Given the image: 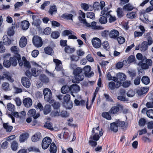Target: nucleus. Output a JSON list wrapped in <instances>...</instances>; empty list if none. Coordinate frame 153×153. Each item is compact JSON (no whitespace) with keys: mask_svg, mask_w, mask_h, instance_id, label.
<instances>
[{"mask_svg":"<svg viewBox=\"0 0 153 153\" xmlns=\"http://www.w3.org/2000/svg\"><path fill=\"white\" fill-rule=\"evenodd\" d=\"M82 69L80 67H77L74 70L73 74L74 76V78L72 79L73 83H79L82 80L84 77V73L82 72Z\"/></svg>","mask_w":153,"mask_h":153,"instance_id":"f257e3e1","label":"nucleus"},{"mask_svg":"<svg viewBox=\"0 0 153 153\" xmlns=\"http://www.w3.org/2000/svg\"><path fill=\"white\" fill-rule=\"evenodd\" d=\"M145 60L146 63L140 61L138 63V65L140 66L142 69L146 70L149 69V66L152 65V61L151 59H147L146 58Z\"/></svg>","mask_w":153,"mask_h":153,"instance_id":"f03ea898","label":"nucleus"},{"mask_svg":"<svg viewBox=\"0 0 153 153\" xmlns=\"http://www.w3.org/2000/svg\"><path fill=\"white\" fill-rule=\"evenodd\" d=\"M32 42L34 45L37 48L40 47L43 45V42L41 38L37 36H33L32 39Z\"/></svg>","mask_w":153,"mask_h":153,"instance_id":"7ed1b4c3","label":"nucleus"},{"mask_svg":"<svg viewBox=\"0 0 153 153\" xmlns=\"http://www.w3.org/2000/svg\"><path fill=\"white\" fill-rule=\"evenodd\" d=\"M76 33L74 31L71 30H64L62 34L63 36H68V39H77V37L75 36Z\"/></svg>","mask_w":153,"mask_h":153,"instance_id":"20e7f679","label":"nucleus"},{"mask_svg":"<svg viewBox=\"0 0 153 153\" xmlns=\"http://www.w3.org/2000/svg\"><path fill=\"white\" fill-rule=\"evenodd\" d=\"M45 100L49 102L51 99L52 97V94L51 91L49 88H45L43 91Z\"/></svg>","mask_w":153,"mask_h":153,"instance_id":"39448f33","label":"nucleus"},{"mask_svg":"<svg viewBox=\"0 0 153 153\" xmlns=\"http://www.w3.org/2000/svg\"><path fill=\"white\" fill-rule=\"evenodd\" d=\"M52 140L49 137H46L44 138L42 140V146L43 149H45L49 146L51 143Z\"/></svg>","mask_w":153,"mask_h":153,"instance_id":"423d86ee","label":"nucleus"},{"mask_svg":"<svg viewBox=\"0 0 153 153\" xmlns=\"http://www.w3.org/2000/svg\"><path fill=\"white\" fill-rule=\"evenodd\" d=\"M70 93L73 97L75 96L74 95L73 93H77L80 90V87L76 84H73L70 86Z\"/></svg>","mask_w":153,"mask_h":153,"instance_id":"0eeeda50","label":"nucleus"},{"mask_svg":"<svg viewBox=\"0 0 153 153\" xmlns=\"http://www.w3.org/2000/svg\"><path fill=\"white\" fill-rule=\"evenodd\" d=\"M121 82L111 81L108 83L109 89L111 90H114L115 89L118 88L121 85Z\"/></svg>","mask_w":153,"mask_h":153,"instance_id":"6e6552de","label":"nucleus"},{"mask_svg":"<svg viewBox=\"0 0 153 153\" xmlns=\"http://www.w3.org/2000/svg\"><path fill=\"white\" fill-rule=\"evenodd\" d=\"M84 71V74L85 76L88 77H91L94 75V73L93 72L90 73L91 70V68L89 65L85 66L83 69Z\"/></svg>","mask_w":153,"mask_h":153,"instance_id":"1a4fd4ad","label":"nucleus"},{"mask_svg":"<svg viewBox=\"0 0 153 153\" xmlns=\"http://www.w3.org/2000/svg\"><path fill=\"white\" fill-rule=\"evenodd\" d=\"M116 106H113L110 111L111 114H115L117 113L119 111L120 109H123V106L120 103H117Z\"/></svg>","mask_w":153,"mask_h":153,"instance_id":"9d476101","label":"nucleus"},{"mask_svg":"<svg viewBox=\"0 0 153 153\" xmlns=\"http://www.w3.org/2000/svg\"><path fill=\"white\" fill-rule=\"evenodd\" d=\"M91 42L93 46L96 48H100L101 45V41L98 38H93Z\"/></svg>","mask_w":153,"mask_h":153,"instance_id":"9b49d317","label":"nucleus"},{"mask_svg":"<svg viewBox=\"0 0 153 153\" xmlns=\"http://www.w3.org/2000/svg\"><path fill=\"white\" fill-rule=\"evenodd\" d=\"M36 111L35 109H32L28 111L27 114L30 117H33L34 119H36L40 116L39 113H36Z\"/></svg>","mask_w":153,"mask_h":153,"instance_id":"f8f14e48","label":"nucleus"},{"mask_svg":"<svg viewBox=\"0 0 153 153\" xmlns=\"http://www.w3.org/2000/svg\"><path fill=\"white\" fill-rule=\"evenodd\" d=\"M22 102L24 106L27 108L30 107L32 104V100L29 97H27L24 99Z\"/></svg>","mask_w":153,"mask_h":153,"instance_id":"ddd939ff","label":"nucleus"},{"mask_svg":"<svg viewBox=\"0 0 153 153\" xmlns=\"http://www.w3.org/2000/svg\"><path fill=\"white\" fill-rule=\"evenodd\" d=\"M117 82H121L125 81L126 79V76L125 74L123 73H119L116 75Z\"/></svg>","mask_w":153,"mask_h":153,"instance_id":"4468645a","label":"nucleus"},{"mask_svg":"<svg viewBox=\"0 0 153 153\" xmlns=\"http://www.w3.org/2000/svg\"><path fill=\"white\" fill-rule=\"evenodd\" d=\"M119 35V33L118 31L116 30H112L109 32V36L111 38L115 39Z\"/></svg>","mask_w":153,"mask_h":153,"instance_id":"2eb2a0df","label":"nucleus"},{"mask_svg":"<svg viewBox=\"0 0 153 153\" xmlns=\"http://www.w3.org/2000/svg\"><path fill=\"white\" fill-rule=\"evenodd\" d=\"M21 82L23 85L26 88H29L30 86V83L29 79L26 77H23L21 79Z\"/></svg>","mask_w":153,"mask_h":153,"instance_id":"dca6fc26","label":"nucleus"},{"mask_svg":"<svg viewBox=\"0 0 153 153\" xmlns=\"http://www.w3.org/2000/svg\"><path fill=\"white\" fill-rule=\"evenodd\" d=\"M53 61L56 63L55 69L56 70L59 71L62 69V64L61 61L56 59H54Z\"/></svg>","mask_w":153,"mask_h":153,"instance_id":"f3484780","label":"nucleus"},{"mask_svg":"<svg viewBox=\"0 0 153 153\" xmlns=\"http://www.w3.org/2000/svg\"><path fill=\"white\" fill-rule=\"evenodd\" d=\"M149 87H145L141 88L137 91V93L139 95H143L146 93L149 90Z\"/></svg>","mask_w":153,"mask_h":153,"instance_id":"a211bd4d","label":"nucleus"},{"mask_svg":"<svg viewBox=\"0 0 153 153\" xmlns=\"http://www.w3.org/2000/svg\"><path fill=\"white\" fill-rule=\"evenodd\" d=\"M27 43V40L26 38L24 36L22 37L19 42V46L21 48H24L26 46Z\"/></svg>","mask_w":153,"mask_h":153,"instance_id":"6ab92c4d","label":"nucleus"},{"mask_svg":"<svg viewBox=\"0 0 153 153\" xmlns=\"http://www.w3.org/2000/svg\"><path fill=\"white\" fill-rule=\"evenodd\" d=\"M17 58V56H14L10 57L9 60L10 62L11 65L12 66L15 67L17 65L18 62Z\"/></svg>","mask_w":153,"mask_h":153,"instance_id":"aec40b11","label":"nucleus"},{"mask_svg":"<svg viewBox=\"0 0 153 153\" xmlns=\"http://www.w3.org/2000/svg\"><path fill=\"white\" fill-rule=\"evenodd\" d=\"M79 16L78 19L81 23H85V20L84 19L85 17V13L83 12L81 10H80L79 11Z\"/></svg>","mask_w":153,"mask_h":153,"instance_id":"412c9836","label":"nucleus"},{"mask_svg":"<svg viewBox=\"0 0 153 153\" xmlns=\"http://www.w3.org/2000/svg\"><path fill=\"white\" fill-rule=\"evenodd\" d=\"M30 23L27 20H24L21 22V25L23 30H26L29 27Z\"/></svg>","mask_w":153,"mask_h":153,"instance_id":"4be33fe9","label":"nucleus"},{"mask_svg":"<svg viewBox=\"0 0 153 153\" xmlns=\"http://www.w3.org/2000/svg\"><path fill=\"white\" fill-rule=\"evenodd\" d=\"M41 135L39 132H36L32 137L33 142H35L39 140L41 138Z\"/></svg>","mask_w":153,"mask_h":153,"instance_id":"5701e85b","label":"nucleus"},{"mask_svg":"<svg viewBox=\"0 0 153 153\" xmlns=\"http://www.w3.org/2000/svg\"><path fill=\"white\" fill-rule=\"evenodd\" d=\"M4 78L7 79L9 82H13L14 81V79L7 74H4L2 76L0 75V84L1 82V80Z\"/></svg>","mask_w":153,"mask_h":153,"instance_id":"b1692460","label":"nucleus"},{"mask_svg":"<svg viewBox=\"0 0 153 153\" xmlns=\"http://www.w3.org/2000/svg\"><path fill=\"white\" fill-rule=\"evenodd\" d=\"M29 136L27 133H25L21 134L20 136L19 141L20 142H23L27 140Z\"/></svg>","mask_w":153,"mask_h":153,"instance_id":"393cba45","label":"nucleus"},{"mask_svg":"<svg viewBox=\"0 0 153 153\" xmlns=\"http://www.w3.org/2000/svg\"><path fill=\"white\" fill-rule=\"evenodd\" d=\"M51 104L54 109H59L60 106V104L59 102H56L54 100H52L51 101Z\"/></svg>","mask_w":153,"mask_h":153,"instance_id":"a878e982","label":"nucleus"},{"mask_svg":"<svg viewBox=\"0 0 153 153\" xmlns=\"http://www.w3.org/2000/svg\"><path fill=\"white\" fill-rule=\"evenodd\" d=\"M32 74L33 75L35 76H38L41 73V70L39 68L38 69H36V68H32L31 69Z\"/></svg>","mask_w":153,"mask_h":153,"instance_id":"bb28decb","label":"nucleus"},{"mask_svg":"<svg viewBox=\"0 0 153 153\" xmlns=\"http://www.w3.org/2000/svg\"><path fill=\"white\" fill-rule=\"evenodd\" d=\"M134 8V6L130 3L126 4L123 7V9L125 11H130Z\"/></svg>","mask_w":153,"mask_h":153,"instance_id":"cd10ccee","label":"nucleus"},{"mask_svg":"<svg viewBox=\"0 0 153 153\" xmlns=\"http://www.w3.org/2000/svg\"><path fill=\"white\" fill-rule=\"evenodd\" d=\"M110 129L111 131H113L114 132H116L118 130V126L115 122L111 123Z\"/></svg>","mask_w":153,"mask_h":153,"instance_id":"c85d7f7f","label":"nucleus"},{"mask_svg":"<svg viewBox=\"0 0 153 153\" xmlns=\"http://www.w3.org/2000/svg\"><path fill=\"white\" fill-rule=\"evenodd\" d=\"M22 60L23 62V65L24 67L28 69L31 68V65L29 61H27L25 56L22 57Z\"/></svg>","mask_w":153,"mask_h":153,"instance_id":"c756f323","label":"nucleus"},{"mask_svg":"<svg viewBox=\"0 0 153 153\" xmlns=\"http://www.w3.org/2000/svg\"><path fill=\"white\" fill-rule=\"evenodd\" d=\"M51 106L49 105H46L43 108V112L44 114L47 115L49 114L51 111Z\"/></svg>","mask_w":153,"mask_h":153,"instance_id":"7c9ffc66","label":"nucleus"},{"mask_svg":"<svg viewBox=\"0 0 153 153\" xmlns=\"http://www.w3.org/2000/svg\"><path fill=\"white\" fill-rule=\"evenodd\" d=\"M61 92L64 94L69 93L70 92V87L67 85L63 86L61 89Z\"/></svg>","mask_w":153,"mask_h":153,"instance_id":"2f4dec72","label":"nucleus"},{"mask_svg":"<svg viewBox=\"0 0 153 153\" xmlns=\"http://www.w3.org/2000/svg\"><path fill=\"white\" fill-rule=\"evenodd\" d=\"M50 151L51 153H56L57 151L56 146L54 143H52L51 144Z\"/></svg>","mask_w":153,"mask_h":153,"instance_id":"473e14b6","label":"nucleus"},{"mask_svg":"<svg viewBox=\"0 0 153 153\" xmlns=\"http://www.w3.org/2000/svg\"><path fill=\"white\" fill-rule=\"evenodd\" d=\"M3 127L5 129L7 132H10L13 129L12 126H10L8 123H4L3 125Z\"/></svg>","mask_w":153,"mask_h":153,"instance_id":"72a5a7b5","label":"nucleus"},{"mask_svg":"<svg viewBox=\"0 0 153 153\" xmlns=\"http://www.w3.org/2000/svg\"><path fill=\"white\" fill-rule=\"evenodd\" d=\"M1 87L4 91H9L10 90L9 84L7 82H3L1 85Z\"/></svg>","mask_w":153,"mask_h":153,"instance_id":"f704fd0d","label":"nucleus"},{"mask_svg":"<svg viewBox=\"0 0 153 153\" xmlns=\"http://www.w3.org/2000/svg\"><path fill=\"white\" fill-rule=\"evenodd\" d=\"M10 50L12 52L17 56V55L19 54V50L18 47L16 46H13L11 48Z\"/></svg>","mask_w":153,"mask_h":153,"instance_id":"c9c22d12","label":"nucleus"},{"mask_svg":"<svg viewBox=\"0 0 153 153\" xmlns=\"http://www.w3.org/2000/svg\"><path fill=\"white\" fill-rule=\"evenodd\" d=\"M116 12L117 16L119 18L123 17L124 15V13L123 10V9L121 7H118L117 8Z\"/></svg>","mask_w":153,"mask_h":153,"instance_id":"e433bc0d","label":"nucleus"},{"mask_svg":"<svg viewBox=\"0 0 153 153\" xmlns=\"http://www.w3.org/2000/svg\"><path fill=\"white\" fill-rule=\"evenodd\" d=\"M141 81L145 85H147L149 83L150 80L147 76H144L142 77Z\"/></svg>","mask_w":153,"mask_h":153,"instance_id":"4c0bfd02","label":"nucleus"},{"mask_svg":"<svg viewBox=\"0 0 153 153\" xmlns=\"http://www.w3.org/2000/svg\"><path fill=\"white\" fill-rule=\"evenodd\" d=\"M147 42L146 41H143L140 50L143 51H145L148 48Z\"/></svg>","mask_w":153,"mask_h":153,"instance_id":"58836bf2","label":"nucleus"},{"mask_svg":"<svg viewBox=\"0 0 153 153\" xmlns=\"http://www.w3.org/2000/svg\"><path fill=\"white\" fill-rule=\"evenodd\" d=\"M57 8L55 5L51 6L49 10V13L51 15L56 12Z\"/></svg>","mask_w":153,"mask_h":153,"instance_id":"ea45409f","label":"nucleus"},{"mask_svg":"<svg viewBox=\"0 0 153 153\" xmlns=\"http://www.w3.org/2000/svg\"><path fill=\"white\" fill-rule=\"evenodd\" d=\"M40 80L44 82H48V78L45 74H41L39 76Z\"/></svg>","mask_w":153,"mask_h":153,"instance_id":"a19ab883","label":"nucleus"},{"mask_svg":"<svg viewBox=\"0 0 153 153\" xmlns=\"http://www.w3.org/2000/svg\"><path fill=\"white\" fill-rule=\"evenodd\" d=\"M137 59L139 60H142V61L143 62L146 59V57L145 56H143L140 53H138L136 55Z\"/></svg>","mask_w":153,"mask_h":153,"instance_id":"79ce46f5","label":"nucleus"},{"mask_svg":"<svg viewBox=\"0 0 153 153\" xmlns=\"http://www.w3.org/2000/svg\"><path fill=\"white\" fill-rule=\"evenodd\" d=\"M102 116L108 120H110L111 118V116L108 112H103L102 114Z\"/></svg>","mask_w":153,"mask_h":153,"instance_id":"37998d69","label":"nucleus"},{"mask_svg":"<svg viewBox=\"0 0 153 153\" xmlns=\"http://www.w3.org/2000/svg\"><path fill=\"white\" fill-rule=\"evenodd\" d=\"M107 78L108 80H113L114 82L117 81V79L116 77L112 76L109 72L107 73Z\"/></svg>","mask_w":153,"mask_h":153,"instance_id":"c03bdc74","label":"nucleus"},{"mask_svg":"<svg viewBox=\"0 0 153 153\" xmlns=\"http://www.w3.org/2000/svg\"><path fill=\"white\" fill-rule=\"evenodd\" d=\"M44 50L45 53L49 55H51L53 52V50L50 47H45Z\"/></svg>","mask_w":153,"mask_h":153,"instance_id":"a18cd8bd","label":"nucleus"},{"mask_svg":"<svg viewBox=\"0 0 153 153\" xmlns=\"http://www.w3.org/2000/svg\"><path fill=\"white\" fill-rule=\"evenodd\" d=\"M3 65L6 68H9L10 67L11 65V64L10 60L5 59L3 61Z\"/></svg>","mask_w":153,"mask_h":153,"instance_id":"49530a36","label":"nucleus"},{"mask_svg":"<svg viewBox=\"0 0 153 153\" xmlns=\"http://www.w3.org/2000/svg\"><path fill=\"white\" fill-rule=\"evenodd\" d=\"M51 36L53 38L56 39L59 37V33L57 31H54L52 32Z\"/></svg>","mask_w":153,"mask_h":153,"instance_id":"de8ad7c7","label":"nucleus"},{"mask_svg":"<svg viewBox=\"0 0 153 153\" xmlns=\"http://www.w3.org/2000/svg\"><path fill=\"white\" fill-rule=\"evenodd\" d=\"M18 143L16 141H13L11 143V147L12 150H16L18 148Z\"/></svg>","mask_w":153,"mask_h":153,"instance_id":"09e8293b","label":"nucleus"},{"mask_svg":"<svg viewBox=\"0 0 153 153\" xmlns=\"http://www.w3.org/2000/svg\"><path fill=\"white\" fill-rule=\"evenodd\" d=\"M99 22L101 24H105L107 22V19L105 16H102L100 18Z\"/></svg>","mask_w":153,"mask_h":153,"instance_id":"8fccbe9b","label":"nucleus"},{"mask_svg":"<svg viewBox=\"0 0 153 153\" xmlns=\"http://www.w3.org/2000/svg\"><path fill=\"white\" fill-rule=\"evenodd\" d=\"M116 124L118 127L122 128L124 127L125 125V123L124 121H118L116 122Z\"/></svg>","mask_w":153,"mask_h":153,"instance_id":"3c124183","label":"nucleus"},{"mask_svg":"<svg viewBox=\"0 0 153 153\" xmlns=\"http://www.w3.org/2000/svg\"><path fill=\"white\" fill-rule=\"evenodd\" d=\"M7 108L9 111L13 112L14 111L15 106L13 105L11 103L8 104L7 105Z\"/></svg>","mask_w":153,"mask_h":153,"instance_id":"603ef678","label":"nucleus"},{"mask_svg":"<svg viewBox=\"0 0 153 153\" xmlns=\"http://www.w3.org/2000/svg\"><path fill=\"white\" fill-rule=\"evenodd\" d=\"M135 60V56L133 55L130 56L127 59V62L128 63H132Z\"/></svg>","mask_w":153,"mask_h":153,"instance_id":"864d4df0","label":"nucleus"},{"mask_svg":"<svg viewBox=\"0 0 153 153\" xmlns=\"http://www.w3.org/2000/svg\"><path fill=\"white\" fill-rule=\"evenodd\" d=\"M136 13L135 12H131L127 14L126 17L128 18L133 19L134 18L135 16Z\"/></svg>","mask_w":153,"mask_h":153,"instance_id":"5fc2aeb1","label":"nucleus"},{"mask_svg":"<svg viewBox=\"0 0 153 153\" xmlns=\"http://www.w3.org/2000/svg\"><path fill=\"white\" fill-rule=\"evenodd\" d=\"M147 115L149 117L153 119V110L149 109L147 111Z\"/></svg>","mask_w":153,"mask_h":153,"instance_id":"6e6d98bb","label":"nucleus"},{"mask_svg":"<svg viewBox=\"0 0 153 153\" xmlns=\"http://www.w3.org/2000/svg\"><path fill=\"white\" fill-rule=\"evenodd\" d=\"M146 120L145 119L141 118L139 121V125L140 126H145L146 123Z\"/></svg>","mask_w":153,"mask_h":153,"instance_id":"4d7b16f0","label":"nucleus"},{"mask_svg":"<svg viewBox=\"0 0 153 153\" xmlns=\"http://www.w3.org/2000/svg\"><path fill=\"white\" fill-rule=\"evenodd\" d=\"M28 150L29 152L33 151L40 152V151L38 148L34 146H31L28 149Z\"/></svg>","mask_w":153,"mask_h":153,"instance_id":"13d9d810","label":"nucleus"},{"mask_svg":"<svg viewBox=\"0 0 153 153\" xmlns=\"http://www.w3.org/2000/svg\"><path fill=\"white\" fill-rule=\"evenodd\" d=\"M3 42L5 45H9L11 44V40L7 37L3 39Z\"/></svg>","mask_w":153,"mask_h":153,"instance_id":"bf43d9fd","label":"nucleus"},{"mask_svg":"<svg viewBox=\"0 0 153 153\" xmlns=\"http://www.w3.org/2000/svg\"><path fill=\"white\" fill-rule=\"evenodd\" d=\"M99 137L98 133H96L93 136H91L90 139L97 141L99 139Z\"/></svg>","mask_w":153,"mask_h":153,"instance_id":"052dcab7","label":"nucleus"},{"mask_svg":"<svg viewBox=\"0 0 153 153\" xmlns=\"http://www.w3.org/2000/svg\"><path fill=\"white\" fill-rule=\"evenodd\" d=\"M45 127L51 130H53V128L52 126L51 123L50 122H47L44 125Z\"/></svg>","mask_w":153,"mask_h":153,"instance_id":"680f3d73","label":"nucleus"},{"mask_svg":"<svg viewBox=\"0 0 153 153\" xmlns=\"http://www.w3.org/2000/svg\"><path fill=\"white\" fill-rule=\"evenodd\" d=\"M117 38L118 43L120 44H123L125 41L124 38L122 36H120Z\"/></svg>","mask_w":153,"mask_h":153,"instance_id":"e2e57ef3","label":"nucleus"},{"mask_svg":"<svg viewBox=\"0 0 153 153\" xmlns=\"http://www.w3.org/2000/svg\"><path fill=\"white\" fill-rule=\"evenodd\" d=\"M63 17L65 18H66L68 20H73L72 19V17L73 15L70 14H64L63 15Z\"/></svg>","mask_w":153,"mask_h":153,"instance_id":"0e129e2a","label":"nucleus"},{"mask_svg":"<svg viewBox=\"0 0 153 153\" xmlns=\"http://www.w3.org/2000/svg\"><path fill=\"white\" fill-rule=\"evenodd\" d=\"M50 4V2L48 1L44 2L43 4L41 5V9L42 10H44L45 7L46 6Z\"/></svg>","mask_w":153,"mask_h":153,"instance_id":"69168bd1","label":"nucleus"},{"mask_svg":"<svg viewBox=\"0 0 153 153\" xmlns=\"http://www.w3.org/2000/svg\"><path fill=\"white\" fill-rule=\"evenodd\" d=\"M127 95L128 97H132L135 95V92L133 90H130L127 93Z\"/></svg>","mask_w":153,"mask_h":153,"instance_id":"338daca9","label":"nucleus"},{"mask_svg":"<svg viewBox=\"0 0 153 153\" xmlns=\"http://www.w3.org/2000/svg\"><path fill=\"white\" fill-rule=\"evenodd\" d=\"M102 46L104 48L108 50L109 48V46L108 42L107 41H104L102 43Z\"/></svg>","mask_w":153,"mask_h":153,"instance_id":"774afa93","label":"nucleus"}]
</instances>
